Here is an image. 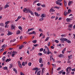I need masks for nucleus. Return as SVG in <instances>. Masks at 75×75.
<instances>
[{
	"instance_id": "nucleus-1",
	"label": "nucleus",
	"mask_w": 75,
	"mask_h": 75,
	"mask_svg": "<svg viewBox=\"0 0 75 75\" xmlns=\"http://www.w3.org/2000/svg\"><path fill=\"white\" fill-rule=\"evenodd\" d=\"M23 12L25 13H30L31 15H34V13L28 8L27 9L25 8L23 9Z\"/></svg>"
},
{
	"instance_id": "nucleus-2",
	"label": "nucleus",
	"mask_w": 75,
	"mask_h": 75,
	"mask_svg": "<svg viewBox=\"0 0 75 75\" xmlns=\"http://www.w3.org/2000/svg\"><path fill=\"white\" fill-rule=\"evenodd\" d=\"M72 20V19L71 18H67L66 19V21L67 22H70Z\"/></svg>"
},
{
	"instance_id": "nucleus-3",
	"label": "nucleus",
	"mask_w": 75,
	"mask_h": 75,
	"mask_svg": "<svg viewBox=\"0 0 75 75\" xmlns=\"http://www.w3.org/2000/svg\"><path fill=\"white\" fill-rule=\"evenodd\" d=\"M45 54H48V55H49L50 54H52V53L50 51V50L48 52H45Z\"/></svg>"
},
{
	"instance_id": "nucleus-4",
	"label": "nucleus",
	"mask_w": 75,
	"mask_h": 75,
	"mask_svg": "<svg viewBox=\"0 0 75 75\" xmlns=\"http://www.w3.org/2000/svg\"><path fill=\"white\" fill-rule=\"evenodd\" d=\"M56 4L59 5V6H61L62 5V3L57 2V1H56Z\"/></svg>"
},
{
	"instance_id": "nucleus-5",
	"label": "nucleus",
	"mask_w": 75,
	"mask_h": 75,
	"mask_svg": "<svg viewBox=\"0 0 75 75\" xmlns=\"http://www.w3.org/2000/svg\"><path fill=\"white\" fill-rule=\"evenodd\" d=\"M73 3V1H70L69 2V3L68 4V6H69L71 5V4H72Z\"/></svg>"
},
{
	"instance_id": "nucleus-6",
	"label": "nucleus",
	"mask_w": 75,
	"mask_h": 75,
	"mask_svg": "<svg viewBox=\"0 0 75 75\" xmlns=\"http://www.w3.org/2000/svg\"><path fill=\"white\" fill-rule=\"evenodd\" d=\"M54 12V11H55V10L54 9H52L51 8L50 11V13H51V12Z\"/></svg>"
},
{
	"instance_id": "nucleus-7",
	"label": "nucleus",
	"mask_w": 75,
	"mask_h": 75,
	"mask_svg": "<svg viewBox=\"0 0 75 75\" xmlns=\"http://www.w3.org/2000/svg\"><path fill=\"white\" fill-rule=\"evenodd\" d=\"M4 70H8V68L7 67H5L2 68Z\"/></svg>"
},
{
	"instance_id": "nucleus-8",
	"label": "nucleus",
	"mask_w": 75,
	"mask_h": 75,
	"mask_svg": "<svg viewBox=\"0 0 75 75\" xmlns=\"http://www.w3.org/2000/svg\"><path fill=\"white\" fill-rule=\"evenodd\" d=\"M8 33H7L8 35H10L12 34V33L10 32V31L8 30Z\"/></svg>"
},
{
	"instance_id": "nucleus-9",
	"label": "nucleus",
	"mask_w": 75,
	"mask_h": 75,
	"mask_svg": "<svg viewBox=\"0 0 75 75\" xmlns=\"http://www.w3.org/2000/svg\"><path fill=\"white\" fill-rule=\"evenodd\" d=\"M64 6H65V7H66V6H67V1L64 0Z\"/></svg>"
},
{
	"instance_id": "nucleus-10",
	"label": "nucleus",
	"mask_w": 75,
	"mask_h": 75,
	"mask_svg": "<svg viewBox=\"0 0 75 75\" xmlns=\"http://www.w3.org/2000/svg\"><path fill=\"white\" fill-rule=\"evenodd\" d=\"M73 25L72 24H69L68 26L69 28H72V26Z\"/></svg>"
},
{
	"instance_id": "nucleus-11",
	"label": "nucleus",
	"mask_w": 75,
	"mask_h": 75,
	"mask_svg": "<svg viewBox=\"0 0 75 75\" xmlns=\"http://www.w3.org/2000/svg\"><path fill=\"white\" fill-rule=\"evenodd\" d=\"M66 72H66L67 75H68V74H69V71H68V69H66Z\"/></svg>"
},
{
	"instance_id": "nucleus-12",
	"label": "nucleus",
	"mask_w": 75,
	"mask_h": 75,
	"mask_svg": "<svg viewBox=\"0 0 75 75\" xmlns=\"http://www.w3.org/2000/svg\"><path fill=\"white\" fill-rule=\"evenodd\" d=\"M20 31L19 30H18L16 32L17 35H18V34H20Z\"/></svg>"
},
{
	"instance_id": "nucleus-13",
	"label": "nucleus",
	"mask_w": 75,
	"mask_h": 75,
	"mask_svg": "<svg viewBox=\"0 0 75 75\" xmlns=\"http://www.w3.org/2000/svg\"><path fill=\"white\" fill-rule=\"evenodd\" d=\"M11 61V59L10 58H9V59H7L6 60V62H7V61H8V62H9V61Z\"/></svg>"
},
{
	"instance_id": "nucleus-14",
	"label": "nucleus",
	"mask_w": 75,
	"mask_h": 75,
	"mask_svg": "<svg viewBox=\"0 0 75 75\" xmlns=\"http://www.w3.org/2000/svg\"><path fill=\"white\" fill-rule=\"evenodd\" d=\"M35 15L37 17H38L40 15V14L38 15V13H37V12H35Z\"/></svg>"
},
{
	"instance_id": "nucleus-15",
	"label": "nucleus",
	"mask_w": 75,
	"mask_h": 75,
	"mask_svg": "<svg viewBox=\"0 0 75 75\" xmlns=\"http://www.w3.org/2000/svg\"><path fill=\"white\" fill-rule=\"evenodd\" d=\"M72 11H71V9H68V12H67V14H69Z\"/></svg>"
},
{
	"instance_id": "nucleus-16",
	"label": "nucleus",
	"mask_w": 75,
	"mask_h": 75,
	"mask_svg": "<svg viewBox=\"0 0 75 75\" xmlns=\"http://www.w3.org/2000/svg\"><path fill=\"white\" fill-rule=\"evenodd\" d=\"M64 16H67V14H68V13H67L66 11H64Z\"/></svg>"
},
{
	"instance_id": "nucleus-17",
	"label": "nucleus",
	"mask_w": 75,
	"mask_h": 75,
	"mask_svg": "<svg viewBox=\"0 0 75 75\" xmlns=\"http://www.w3.org/2000/svg\"><path fill=\"white\" fill-rule=\"evenodd\" d=\"M63 40L64 41H66V42H67L68 39L66 38H63Z\"/></svg>"
},
{
	"instance_id": "nucleus-18",
	"label": "nucleus",
	"mask_w": 75,
	"mask_h": 75,
	"mask_svg": "<svg viewBox=\"0 0 75 75\" xmlns=\"http://www.w3.org/2000/svg\"><path fill=\"white\" fill-rule=\"evenodd\" d=\"M13 71H14V72H15V73L16 74H17V70H16V69L15 68H13Z\"/></svg>"
},
{
	"instance_id": "nucleus-19",
	"label": "nucleus",
	"mask_w": 75,
	"mask_h": 75,
	"mask_svg": "<svg viewBox=\"0 0 75 75\" xmlns=\"http://www.w3.org/2000/svg\"><path fill=\"white\" fill-rule=\"evenodd\" d=\"M44 69H45V68H42V74H44Z\"/></svg>"
},
{
	"instance_id": "nucleus-20",
	"label": "nucleus",
	"mask_w": 75,
	"mask_h": 75,
	"mask_svg": "<svg viewBox=\"0 0 75 75\" xmlns=\"http://www.w3.org/2000/svg\"><path fill=\"white\" fill-rule=\"evenodd\" d=\"M23 47H24V45H22L21 46L19 47V49H22V48H23Z\"/></svg>"
},
{
	"instance_id": "nucleus-21",
	"label": "nucleus",
	"mask_w": 75,
	"mask_h": 75,
	"mask_svg": "<svg viewBox=\"0 0 75 75\" xmlns=\"http://www.w3.org/2000/svg\"><path fill=\"white\" fill-rule=\"evenodd\" d=\"M51 58H52V59H51ZM52 58H53V55H51L50 58V61H52Z\"/></svg>"
},
{
	"instance_id": "nucleus-22",
	"label": "nucleus",
	"mask_w": 75,
	"mask_h": 75,
	"mask_svg": "<svg viewBox=\"0 0 75 75\" xmlns=\"http://www.w3.org/2000/svg\"><path fill=\"white\" fill-rule=\"evenodd\" d=\"M59 8H61L59 7H58L57 6H54V8H57V9H58V10H59Z\"/></svg>"
},
{
	"instance_id": "nucleus-23",
	"label": "nucleus",
	"mask_w": 75,
	"mask_h": 75,
	"mask_svg": "<svg viewBox=\"0 0 75 75\" xmlns=\"http://www.w3.org/2000/svg\"><path fill=\"white\" fill-rule=\"evenodd\" d=\"M67 42H68V43H69V44L70 43H71V41L70 40H69L67 39Z\"/></svg>"
},
{
	"instance_id": "nucleus-24",
	"label": "nucleus",
	"mask_w": 75,
	"mask_h": 75,
	"mask_svg": "<svg viewBox=\"0 0 75 75\" xmlns=\"http://www.w3.org/2000/svg\"><path fill=\"white\" fill-rule=\"evenodd\" d=\"M37 69H38V68L37 67H35V68H34L33 69V71H36V70H37Z\"/></svg>"
},
{
	"instance_id": "nucleus-25",
	"label": "nucleus",
	"mask_w": 75,
	"mask_h": 75,
	"mask_svg": "<svg viewBox=\"0 0 75 75\" xmlns=\"http://www.w3.org/2000/svg\"><path fill=\"white\" fill-rule=\"evenodd\" d=\"M41 62H42V58L39 59V62L40 63H41Z\"/></svg>"
},
{
	"instance_id": "nucleus-26",
	"label": "nucleus",
	"mask_w": 75,
	"mask_h": 75,
	"mask_svg": "<svg viewBox=\"0 0 75 75\" xmlns=\"http://www.w3.org/2000/svg\"><path fill=\"white\" fill-rule=\"evenodd\" d=\"M11 29H15V26L13 25H12L11 26Z\"/></svg>"
},
{
	"instance_id": "nucleus-27",
	"label": "nucleus",
	"mask_w": 75,
	"mask_h": 75,
	"mask_svg": "<svg viewBox=\"0 0 75 75\" xmlns=\"http://www.w3.org/2000/svg\"><path fill=\"white\" fill-rule=\"evenodd\" d=\"M12 67H13V64H10V66H9V68H10V69L11 68H12Z\"/></svg>"
},
{
	"instance_id": "nucleus-28",
	"label": "nucleus",
	"mask_w": 75,
	"mask_h": 75,
	"mask_svg": "<svg viewBox=\"0 0 75 75\" xmlns=\"http://www.w3.org/2000/svg\"><path fill=\"white\" fill-rule=\"evenodd\" d=\"M22 66H24H24H25V62H22Z\"/></svg>"
},
{
	"instance_id": "nucleus-29",
	"label": "nucleus",
	"mask_w": 75,
	"mask_h": 75,
	"mask_svg": "<svg viewBox=\"0 0 75 75\" xmlns=\"http://www.w3.org/2000/svg\"><path fill=\"white\" fill-rule=\"evenodd\" d=\"M68 69H68H69V71H71V67H69L67 68V69Z\"/></svg>"
},
{
	"instance_id": "nucleus-30",
	"label": "nucleus",
	"mask_w": 75,
	"mask_h": 75,
	"mask_svg": "<svg viewBox=\"0 0 75 75\" xmlns=\"http://www.w3.org/2000/svg\"><path fill=\"white\" fill-rule=\"evenodd\" d=\"M8 23H10V21H8L6 22L5 23V24L6 25H7L8 24Z\"/></svg>"
},
{
	"instance_id": "nucleus-31",
	"label": "nucleus",
	"mask_w": 75,
	"mask_h": 75,
	"mask_svg": "<svg viewBox=\"0 0 75 75\" xmlns=\"http://www.w3.org/2000/svg\"><path fill=\"white\" fill-rule=\"evenodd\" d=\"M41 17L42 18H44V17H45V15H44V14H42L41 16Z\"/></svg>"
},
{
	"instance_id": "nucleus-32",
	"label": "nucleus",
	"mask_w": 75,
	"mask_h": 75,
	"mask_svg": "<svg viewBox=\"0 0 75 75\" xmlns=\"http://www.w3.org/2000/svg\"><path fill=\"white\" fill-rule=\"evenodd\" d=\"M40 74H41V71H39L38 72L37 74L38 75H40Z\"/></svg>"
},
{
	"instance_id": "nucleus-33",
	"label": "nucleus",
	"mask_w": 75,
	"mask_h": 75,
	"mask_svg": "<svg viewBox=\"0 0 75 75\" xmlns=\"http://www.w3.org/2000/svg\"><path fill=\"white\" fill-rule=\"evenodd\" d=\"M49 38H50L49 37H47L46 38V39L45 40V41H47L49 39Z\"/></svg>"
},
{
	"instance_id": "nucleus-34",
	"label": "nucleus",
	"mask_w": 75,
	"mask_h": 75,
	"mask_svg": "<svg viewBox=\"0 0 75 75\" xmlns=\"http://www.w3.org/2000/svg\"><path fill=\"white\" fill-rule=\"evenodd\" d=\"M32 42L33 43H36L37 42V40L32 41Z\"/></svg>"
},
{
	"instance_id": "nucleus-35",
	"label": "nucleus",
	"mask_w": 75,
	"mask_h": 75,
	"mask_svg": "<svg viewBox=\"0 0 75 75\" xmlns=\"http://www.w3.org/2000/svg\"><path fill=\"white\" fill-rule=\"evenodd\" d=\"M18 28L21 30H22V29H23L22 28V27H21V26H19V27H18Z\"/></svg>"
},
{
	"instance_id": "nucleus-36",
	"label": "nucleus",
	"mask_w": 75,
	"mask_h": 75,
	"mask_svg": "<svg viewBox=\"0 0 75 75\" xmlns=\"http://www.w3.org/2000/svg\"><path fill=\"white\" fill-rule=\"evenodd\" d=\"M39 2V1L38 0H35V1H34V2H33V3L34 4V3H36V2Z\"/></svg>"
},
{
	"instance_id": "nucleus-37",
	"label": "nucleus",
	"mask_w": 75,
	"mask_h": 75,
	"mask_svg": "<svg viewBox=\"0 0 75 75\" xmlns=\"http://www.w3.org/2000/svg\"><path fill=\"white\" fill-rule=\"evenodd\" d=\"M68 57L69 58V59H68V61H69V59H71V58H72V57H70V56H68Z\"/></svg>"
},
{
	"instance_id": "nucleus-38",
	"label": "nucleus",
	"mask_w": 75,
	"mask_h": 75,
	"mask_svg": "<svg viewBox=\"0 0 75 75\" xmlns=\"http://www.w3.org/2000/svg\"><path fill=\"white\" fill-rule=\"evenodd\" d=\"M62 56H63V54H61L59 56V57H60V58H62Z\"/></svg>"
},
{
	"instance_id": "nucleus-39",
	"label": "nucleus",
	"mask_w": 75,
	"mask_h": 75,
	"mask_svg": "<svg viewBox=\"0 0 75 75\" xmlns=\"http://www.w3.org/2000/svg\"><path fill=\"white\" fill-rule=\"evenodd\" d=\"M43 50H44V49H43V48H41V49L39 51H40V52H41V51H43Z\"/></svg>"
},
{
	"instance_id": "nucleus-40",
	"label": "nucleus",
	"mask_w": 75,
	"mask_h": 75,
	"mask_svg": "<svg viewBox=\"0 0 75 75\" xmlns=\"http://www.w3.org/2000/svg\"><path fill=\"white\" fill-rule=\"evenodd\" d=\"M60 69H61V68L59 67L57 69V71H59Z\"/></svg>"
},
{
	"instance_id": "nucleus-41",
	"label": "nucleus",
	"mask_w": 75,
	"mask_h": 75,
	"mask_svg": "<svg viewBox=\"0 0 75 75\" xmlns=\"http://www.w3.org/2000/svg\"><path fill=\"white\" fill-rule=\"evenodd\" d=\"M28 66H30H30H31V63L29 62V63H28Z\"/></svg>"
},
{
	"instance_id": "nucleus-42",
	"label": "nucleus",
	"mask_w": 75,
	"mask_h": 75,
	"mask_svg": "<svg viewBox=\"0 0 75 75\" xmlns=\"http://www.w3.org/2000/svg\"><path fill=\"white\" fill-rule=\"evenodd\" d=\"M5 6V8H7V7H9V5L6 4Z\"/></svg>"
},
{
	"instance_id": "nucleus-43",
	"label": "nucleus",
	"mask_w": 75,
	"mask_h": 75,
	"mask_svg": "<svg viewBox=\"0 0 75 75\" xmlns=\"http://www.w3.org/2000/svg\"><path fill=\"white\" fill-rule=\"evenodd\" d=\"M41 8L40 7L38 8L37 9L38 11H40V10H41Z\"/></svg>"
},
{
	"instance_id": "nucleus-44",
	"label": "nucleus",
	"mask_w": 75,
	"mask_h": 75,
	"mask_svg": "<svg viewBox=\"0 0 75 75\" xmlns=\"http://www.w3.org/2000/svg\"><path fill=\"white\" fill-rule=\"evenodd\" d=\"M44 20V18H40L39 19V21H42Z\"/></svg>"
},
{
	"instance_id": "nucleus-45",
	"label": "nucleus",
	"mask_w": 75,
	"mask_h": 75,
	"mask_svg": "<svg viewBox=\"0 0 75 75\" xmlns=\"http://www.w3.org/2000/svg\"><path fill=\"white\" fill-rule=\"evenodd\" d=\"M55 42H56L57 43H58V42H59V41L57 40H55Z\"/></svg>"
},
{
	"instance_id": "nucleus-46",
	"label": "nucleus",
	"mask_w": 75,
	"mask_h": 75,
	"mask_svg": "<svg viewBox=\"0 0 75 75\" xmlns=\"http://www.w3.org/2000/svg\"><path fill=\"white\" fill-rule=\"evenodd\" d=\"M46 50H47V52H49V51H50V50H49V48H48V47H47V48Z\"/></svg>"
},
{
	"instance_id": "nucleus-47",
	"label": "nucleus",
	"mask_w": 75,
	"mask_h": 75,
	"mask_svg": "<svg viewBox=\"0 0 75 75\" xmlns=\"http://www.w3.org/2000/svg\"><path fill=\"white\" fill-rule=\"evenodd\" d=\"M18 65L21 64V63L20 62V61H18Z\"/></svg>"
},
{
	"instance_id": "nucleus-48",
	"label": "nucleus",
	"mask_w": 75,
	"mask_h": 75,
	"mask_svg": "<svg viewBox=\"0 0 75 75\" xmlns=\"http://www.w3.org/2000/svg\"><path fill=\"white\" fill-rule=\"evenodd\" d=\"M20 75H24V74L23 73V72H20Z\"/></svg>"
},
{
	"instance_id": "nucleus-49",
	"label": "nucleus",
	"mask_w": 75,
	"mask_h": 75,
	"mask_svg": "<svg viewBox=\"0 0 75 75\" xmlns=\"http://www.w3.org/2000/svg\"><path fill=\"white\" fill-rule=\"evenodd\" d=\"M57 1L59 3V2H61L62 1V0H57Z\"/></svg>"
},
{
	"instance_id": "nucleus-50",
	"label": "nucleus",
	"mask_w": 75,
	"mask_h": 75,
	"mask_svg": "<svg viewBox=\"0 0 75 75\" xmlns=\"http://www.w3.org/2000/svg\"><path fill=\"white\" fill-rule=\"evenodd\" d=\"M38 55H42V53H38Z\"/></svg>"
},
{
	"instance_id": "nucleus-51",
	"label": "nucleus",
	"mask_w": 75,
	"mask_h": 75,
	"mask_svg": "<svg viewBox=\"0 0 75 75\" xmlns=\"http://www.w3.org/2000/svg\"><path fill=\"white\" fill-rule=\"evenodd\" d=\"M12 52V51H11L10 52H8V54H9L10 55L11 54V53Z\"/></svg>"
},
{
	"instance_id": "nucleus-52",
	"label": "nucleus",
	"mask_w": 75,
	"mask_h": 75,
	"mask_svg": "<svg viewBox=\"0 0 75 75\" xmlns=\"http://www.w3.org/2000/svg\"><path fill=\"white\" fill-rule=\"evenodd\" d=\"M32 34H36V33H35V31H33L32 32Z\"/></svg>"
},
{
	"instance_id": "nucleus-53",
	"label": "nucleus",
	"mask_w": 75,
	"mask_h": 75,
	"mask_svg": "<svg viewBox=\"0 0 75 75\" xmlns=\"http://www.w3.org/2000/svg\"><path fill=\"white\" fill-rule=\"evenodd\" d=\"M18 66H19V67H20V68H22V65H21V64L18 65Z\"/></svg>"
},
{
	"instance_id": "nucleus-54",
	"label": "nucleus",
	"mask_w": 75,
	"mask_h": 75,
	"mask_svg": "<svg viewBox=\"0 0 75 75\" xmlns=\"http://www.w3.org/2000/svg\"><path fill=\"white\" fill-rule=\"evenodd\" d=\"M41 6H42V7H45V5L43 4V5H41Z\"/></svg>"
},
{
	"instance_id": "nucleus-55",
	"label": "nucleus",
	"mask_w": 75,
	"mask_h": 75,
	"mask_svg": "<svg viewBox=\"0 0 75 75\" xmlns=\"http://www.w3.org/2000/svg\"><path fill=\"white\" fill-rule=\"evenodd\" d=\"M38 44H37L36 45H33L34 46V47H37V46H38Z\"/></svg>"
},
{
	"instance_id": "nucleus-56",
	"label": "nucleus",
	"mask_w": 75,
	"mask_h": 75,
	"mask_svg": "<svg viewBox=\"0 0 75 75\" xmlns=\"http://www.w3.org/2000/svg\"><path fill=\"white\" fill-rule=\"evenodd\" d=\"M4 50H3V49L2 48L1 50V51H0V52H2V51H3Z\"/></svg>"
},
{
	"instance_id": "nucleus-57",
	"label": "nucleus",
	"mask_w": 75,
	"mask_h": 75,
	"mask_svg": "<svg viewBox=\"0 0 75 75\" xmlns=\"http://www.w3.org/2000/svg\"><path fill=\"white\" fill-rule=\"evenodd\" d=\"M6 53H7V51H6L4 52L3 54V55H5V54H6Z\"/></svg>"
},
{
	"instance_id": "nucleus-58",
	"label": "nucleus",
	"mask_w": 75,
	"mask_h": 75,
	"mask_svg": "<svg viewBox=\"0 0 75 75\" xmlns=\"http://www.w3.org/2000/svg\"><path fill=\"white\" fill-rule=\"evenodd\" d=\"M62 74L63 75H65V71L62 72Z\"/></svg>"
},
{
	"instance_id": "nucleus-59",
	"label": "nucleus",
	"mask_w": 75,
	"mask_h": 75,
	"mask_svg": "<svg viewBox=\"0 0 75 75\" xmlns=\"http://www.w3.org/2000/svg\"><path fill=\"white\" fill-rule=\"evenodd\" d=\"M37 5L38 6H41V4L40 3H38L37 4Z\"/></svg>"
},
{
	"instance_id": "nucleus-60",
	"label": "nucleus",
	"mask_w": 75,
	"mask_h": 75,
	"mask_svg": "<svg viewBox=\"0 0 75 75\" xmlns=\"http://www.w3.org/2000/svg\"><path fill=\"white\" fill-rule=\"evenodd\" d=\"M0 25L1 26H3V23H0Z\"/></svg>"
},
{
	"instance_id": "nucleus-61",
	"label": "nucleus",
	"mask_w": 75,
	"mask_h": 75,
	"mask_svg": "<svg viewBox=\"0 0 75 75\" xmlns=\"http://www.w3.org/2000/svg\"><path fill=\"white\" fill-rule=\"evenodd\" d=\"M49 44H48L47 45L48 46H50V42H48Z\"/></svg>"
},
{
	"instance_id": "nucleus-62",
	"label": "nucleus",
	"mask_w": 75,
	"mask_h": 75,
	"mask_svg": "<svg viewBox=\"0 0 75 75\" xmlns=\"http://www.w3.org/2000/svg\"><path fill=\"white\" fill-rule=\"evenodd\" d=\"M21 18V17L20 16H19L18 17L17 19L18 20L19 19H20Z\"/></svg>"
},
{
	"instance_id": "nucleus-63",
	"label": "nucleus",
	"mask_w": 75,
	"mask_h": 75,
	"mask_svg": "<svg viewBox=\"0 0 75 75\" xmlns=\"http://www.w3.org/2000/svg\"><path fill=\"white\" fill-rule=\"evenodd\" d=\"M55 18V16H52L51 17V18L52 19V18Z\"/></svg>"
},
{
	"instance_id": "nucleus-64",
	"label": "nucleus",
	"mask_w": 75,
	"mask_h": 75,
	"mask_svg": "<svg viewBox=\"0 0 75 75\" xmlns=\"http://www.w3.org/2000/svg\"><path fill=\"white\" fill-rule=\"evenodd\" d=\"M40 67H43V64H41L40 65Z\"/></svg>"
}]
</instances>
